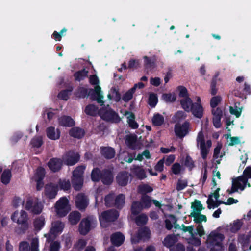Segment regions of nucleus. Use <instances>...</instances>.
<instances>
[{
	"label": "nucleus",
	"instance_id": "13",
	"mask_svg": "<svg viewBox=\"0 0 251 251\" xmlns=\"http://www.w3.org/2000/svg\"><path fill=\"white\" fill-rule=\"evenodd\" d=\"M91 221L89 218H83L79 224L78 231L82 235H87L91 230Z\"/></svg>",
	"mask_w": 251,
	"mask_h": 251
},
{
	"label": "nucleus",
	"instance_id": "54",
	"mask_svg": "<svg viewBox=\"0 0 251 251\" xmlns=\"http://www.w3.org/2000/svg\"><path fill=\"white\" fill-rule=\"evenodd\" d=\"M30 143L32 147L39 148L43 145V141L42 137L38 136L33 138L31 140Z\"/></svg>",
	"mask_w": 251,
	"mask_h": 251
},
{
	"label": "nucleus",
	"instance_id": "59",
	"mask_svg": "<svg viewBox=\"0 0 251 251\" xmlns=\"http://www.w3.org/2000/svg\"><path fill=\"white\" fill-rule=\"evenodd\" d=\"M188 186V182L186 180H181L179 179L178 180L176 189L178 191H181L184 189Z\"/></svg>",
	"mask_w": 251,
	"mask_h": 251
},
{
	"label": "nucleus",
	"instance_id": "38",
	"mask_svg": "<svg viewBox=\"0 0 251 251\" xmlns=\"http://www.w3.org/2000/svg\"><path fill=\"white\" fill-rule=\"evenodd\" d=\"M190 216L194 217V221L197 224H201V222L207 221L206 216L204 215L201 214V212H192Z\"/></svg>",
	"mask_w": 251,
	"mask_h": 251
},
{
	"label": "nucleus",
	"instance_id": "49",
	"mask_svg": "<svg viewBox=\"0 0 251 251\" xmlns=\"http://www.w3.org/2000/svg\"><path fill=\"white\" fill-rule=\"evenodd\" d=\"M151 197L147 195H145L142 196L140 202L142 203L143 207L149 208L151 206Z\"/></svg>",
	"mask_w": 251,
	"mask_h": 251
},
{
	"label": "nucleus",
	"instance_id": "5",
	"mask_svg": "<svg viewBox=\"0 0 251 251\" xmlns=\"http://www.w3.org/2000/svg\"><path fill=\"white\" fill-rule=\"evenodd\" d=\"M55 211L57 215L60 217H65L69 213V201L66 197L61 198L55 203Z\"/></svg>",
	"mask_w": 251,
	"mask_h": 251
},
{
	"label": "nucleus",
	"instance_id": "19",
	"mask_svg": "<svg viewBox=\"0 0 251 251\" xmlns=\"http://www.w3.org/2000/svg\"><path fill=\"white\" fill-rule=\"evenodd\" d=\"M57 188L52 184L46 185L45 188V194L50 199H54L57 194Z\"/></svg>",
	"mask_w": 251,
	"mask_h": 251
},
{
	"label": "nucleus",
	"instance_id": "12",
	"mask_svg": "<svg viewBox=\"0 0 251 251\" xmlns=\"http://www.w3.org/2000/svg\"><path fill=\"white\" fill-rule=\"evenodd\" d=\"M63 163L62 158L53 157L49 160L48 166L51 172L56 173L62 169Z\"/></svg>",
	"mask_w": 251,
	"mask_h": 251
},
{
	"label": "nucleus",
	"instance_id": "32",
	"mask_svg": "<svg viewBox=\"0 0 251 251\" xmlns=\"http://www.w3.org/2000/svg\"><path fill=\"white\" fill-rule=\"evenodd\" d=\"M180 103L182 108L187 112H190L191 107L194 103L190 97H187L183 99H181L180 101Z\"/></svg>",
	"mask_w": 251,
	"mask_h": 251
},
{
	"label": "nucleus",
	"instance_id": "33",
	"mask_svg": "<svg viewBox=\"0 0 251 251\" xmlns=\"http://www.w3.org/2000/svg\"><path fill=\"white\" fill-rule=\"evenodd\" d=\"M206 203L207 204V208L209 209H211L212 208L218 207L220 204H224L225 202L218 200L215 201L212 198V195H209Z\"/></svg>",
	"mask_w": 251,
	"mask_h": 251
},
{
	"label": "nucleus",
	"instance_id": "63",
	"mask_svg": "<svg viewBox=\"0 0 251 251\" xmlns=\"http://www.w3.org/2000/svg\"><path fill=\"white\" fill-rule=\"evenodd\" d=\"M39 240L37 238L32 239L31 242V251H39Z\"/></svg>",
	"mask_w": 251,
	"mask_h": 251
},
{
	"label": "nucleus",
	"instance_id": "47",
	"mask_svg": "<svg viewBox=\"0 0 251 251\" xmlns=\"http://www.w3.org/2000/svg\"><path fill=\"white\" fill-rule=\"evenodd\" d=\"M45 169L42 167H39L36 169L35 175V179H39V181H43L45 176Z\"/></svg>",
	"mask_w": 251,
	"mask_h": 251
},
{
	"label": "nucleus",
	"instance_id": "6",
	"mask_svg": "<svg viewBox=\"0 0 251 251\" xmlns=\"http://www.w3.org/2000/svg\"><path fill=\"white\" fill-rule=\"evenodd\" d=\"M119 217V213L116 210H108L102 212L99 217L101 226L105 223L112 222L116 221Z\"/></svg>",
	"mask_w": 251,
	"mask_h": 251
},
{
	"label": "nucleus",
	"instance_id": "20",
	"mask_svg": "<svg viewBox=\"0 0 251 251\" xmlns=\"http://www.w3.org/2000/svg\"><path fill=\"white\" fill-rule=\"evenodd\" d=\"M247 183V179L245 177L241 176L235 178L232 181V184L235 188L241 190H244Z\"/></svg>",
	"mask_w": 251,
	"mask_h": 251
},
{
	"label": "nucleus",
	"instance_id": "18",
	"mask_svg": "<svg viewBox=\"0 0 251 251\" xmlns=\"http://www.w3.org/2000/svg\"><path fill=\"white\" fill-rule=\"evenodd\" d=\"M58 124L63 127H73L75 125V122L71 117L64 115L58 118Z\"/></svg>",
	"mask_w": 251,
	"mask_h": 251
},
{
	"label": "nucleus",
	"instance_id": "29",
	"mask_svg": "<svg viewBox=\"0 0 251 251\" xmlns=\"http://www.w3.org/2000/svg\"><path fill=\"white\" fill-rule=\"evenodd\" d=\"M125 202V196L123 194H120L114 198V207L121 209L124 206Z\"/></svg>",
	"mask_w": 251,
	"mask_h": 251
},
{
	"label": "nucleus",
	"instance_id": "11",
	"mask_svg": "<svg viewBox=\"0 0 251 251\" xmlns=\"http://www.w3.org/2000/svg\"><path fill=\"white\" fill-rule=\"evenodd\" d=\"M211 113L213 115V124L216 128L221 126V120L223 117V112L221 107L212 108Z\"/></svg>",
	"mask_w": 251,
	"mask_h": 251
},
{
	"label": "nucleus",
	"instance_id": "9",
	"mask_svg": "<svg viewBox=\"0 0 251 251\" xmlns=\"http://www.w3.org/2000/svg\"><path fill=\"white\" fill-rule=\"evenodd\" d=\"M89 96L92 100H96L101 106L104 105V101L102 100L103 96L101 94V87L97 85L94 89H90Z\"/></svg>",
	"mask_w": 251,
	"mask_h": 251
},
{
	"label": "nucleus",
	"instance_id": "4",
	"mask_svg": "<svg viewBox=\"0 0 251 251\" xmlns=\"http://www.w3.org/2000/svg\"><path fill=\"white\" fill-rule=\"evenodd\" d=\"M25 209L34 215H38L42 212L43 205L38 199L29 198L26 201Z\"/></svg>",
	"mask_w": 251,
	"mask_h": 251
},
{
	"label": "nucleus",
	"instance_id": "31",
	"mask_svg": "<svg viewBox=\"0 0 251 251\" xmlns=\"http://www.w3.org/2000/svg\"><path fill=\"white\" fill-rule=\"evenodd\" d=\"M102 170L98 167L94 168L91 174V178L92 181L98 182L101 178Z\"/></svg>",
	"mask_w": 251,
	"mask_h": 251
},
{
	"label": "nucleus",
	"instance_id": "35",
	"mask_svg": "<svg viewBox=\"0 0 251 251\" xmlns=\"http://www.w3.org/2000/svg\"><path fill=\"white\" fill-rule=\"evenodd\" d=\"M83 184V177H73L72 178V184L74 189L79 191L82 188Z\"/></svg>",
	"mask_w": 251,
	"mask_h": 251
},
{
	"label": "nucleus",
	"instance_id": "7",
	"mask_svg": "<svg viewBox=\"0 0 251 251\" xmlns=\"http://www.w3.org/2000/svg\"><path fill=\"white\" fill-rule=\"evenodd\" d=\"M80 157V156L78 152L70 151L62 156V160L66 165L73 166L79 161Z\"/></svg>",
	"mask_w": 251,
	"mask_h": 251
},
{
	"label": "nucleus",
	"instance_id": "39",
	"mask_svg": "<svg viewBox=\"0 0 251 251\" xmlns=\"http://www.w3.org/2000/svg\"><path fill=\"white\" fill-rule=\"evenodd\" d=\"M137 234L141 240L148 239L150 237L151 231L149 228L144 227L139 229Z\"/></svg>",
	"mask_w": 251,
	"mask_h": 251
},
{
	"label": "nucleus",
	"instance_id": "30",
	"mask_svg": "<svg viewBox=\"0 0 251 251\" xmlns=\"http://www.w3.org/2000/svg\"><path fill=\"white\" fill-rule=\"evenodd\" d=\"M132 172L140 180H143L147 177L145 170L139 166H135L132 169Z\"/></svg>",
	"mask_w": 251,
	"mask_h": 251
},
{
	"label": "nucleus",
	"instance_id": "14",
	"mask_svg": "<svg viewBox=\"0 0 251 251\" xmlns=\"http://www.w3.org/2000/svg\"><path fill=\"white\" fill-rule=\"evenodd\" d=\"M114 179L113 171L109 169H103L102 170L101 178L100 181L104 185H111Z\"/></svg>",
	"mask_w": 251,
	"mask_h": 251
},
{
	"label": "nucleus",
	"instance_id": "34",
	"mask_svg": "<svg viewBox=\"0 0 251 251\" xmlns=\"http://www.w3.org/2000/svg\"><path fill=\"white\" fill-rule=\"evenodd\" d=\"M129 114V115L127 117V122L130 127L132 129H136L138 128L139 125L135 121V116L133 112H127L126 114Z\"/></svg>",
	"mask_w": 251,
	"mask_h": 251
},
{
	"label": "nucleus",
	"instance_id": "36",
	"mask_svg": "<svg viewBox=\"0 0 251 251\" xmlns=\"http://www.w3.org/2000/svg\"><path fill=\"white\" fill-rule=\"evenodd\" d=\"M143 208V205L142 203L138 201H134L131 207V214L133 215H137L142 211Z\"/></svg>",
	"mask_w": 251,
	"mask_h": 251
},
{
	"label": "nucleus",
	"instance_id": "61",
	"mask_svg": "<svg viewBox=\"0 0 251 251\" xmlns=\"http://www.w3.org/2000/svg\"><path fill=\"white\" fill-rule=\"evenodd\" d=\"M217 79L214 78L212 79L210 83V94L215 96L217 93L218 89L216 88Z\"/></svg>",
	"mask_w": 251,
	"mask_h": 251
},
{
	"label": "nucleus",
	"instance_id": "2",
	"mask_svg": "<svg viewBox=\"0 0 251 251\" xmlns=\"http://www.w3.org/2000/svg\"><path fill=\"white\" fill-rule=\"evenodd\" d=\"M224 238L223 234L211 232L207 238V242L210 248L209 251H222L224 248L222 242Z\"/></svg>",
	"mask_w": 251,
	"mask_h": 251
},
{
	"label": "nucleus",
	"instance_id": "26",
	"mask_svg": "<svg viewBox=\"0 0 251 251\" xmlns=\"http://www.w3.org/2000/svg\"><path fill=\"white\" fill-rule=\"evenodd\" d=\"M45 224V218L43 216H41L36 218L33 222V226L34 230L36 232L40 231L44 227Z\"/></svg>",
	"mask_w": 251,
	"mask_h": 251
},
{
	"label": "nucleus",
	"instance_id": "21",
	"mask_svg": "<svg viewBox=\"0 0 251 251\" xmlns=\"http://www.w3.org/2000/svg\"><path fill=\"white\" fill-rule=\"evenodd\" d=\"M60 131L58 129H57L56 132H55V127L53 126H50L46 129L47 136L50 140H56L58 139L60 137Z\"/></svg>",
	"mask_w": 251,
	"mask_h": 251
},
{
	"label": "nucleus",
	"instance_id": "3",
	"mask_svg": "<svg viewBox=\"0 0 251 251\" xmlns=\"http://www.w3.org/2000/svg\"><path fill=\"white\" fill-rule=\"evenodd\" d=\"M100 114L101 118L107 122L118 123L121 120L118 114L113 110L109 105L102 106L100 110Z\"/></svg>",
	"mask_w": 251,
	"mask_h": 251
},
{
	"label": "nucleus",
	"instance_id": "50",
	"mask_svg": "<svg viewBox=\"0 0 251 251\" xmlns=\"http://www.w3.org/2000/svg\"><path fill=\"white\" fill-rule=\"evenodd\" d=\"M87 245V242L83 239H79L75 244L74 245L73 248L78 251H82Z\"/></svg>",
	"mask_w": 251,
	"mask_h": 251
},
{
	"label": "nucleus",
	"instance_id": "60",
	"mask_svg": "<svg viewBox=\"0 0 251 251\" xmlns=\"http://www.w3.org/2000/svg\"><path fill=\"white\" fill-rule=\"evenodd\" d=\"M162 98L166 102H172L176 100V96L171 93L163 94Z\"/></svg>",
	"mask_w": 251,
	"mask_h": 251
},
{
	"label": "nucleus",
	"instance_id": "51",
	"mask_svg": "<svg viewBox=\"0 0 251 251\" xmlns=\"http://www.w3.org/2000/svg\"><path fill=\"white\" fill-rule=\"evenodd\" d=\"M105 204L106 207H114V195L113 194H109L105 197Z\"/></svg>",
	"mask_w": 251,
	"mask_h": 251
},
{
	"label": "nucleus",
	"instance_id": "42",
	"mask_svg": "<svg viewBox=\"0 0 251 251\" xmlns=\"http://www.w3.org/2000/svg\"><path fill=\"white\" fill-rule=\"evenodd\" d=\"M88 89L83 87H79L75 92V96L79 98H85L89 96Z\"/></svg>",
	"mask_w": 251,
	"mask_h": 251
},
{
	"label": "nucleus",
	"instance_id": "41",
	"mask_svg": "<svg viewBox=\"0 0 251 251\" xmlns=\"http://www.w3.org/2000/svg\"><path fill=\"white\" fill-rule=\"evenodd\" d=\"M164 122V117L159 113L154 114L152 118V122L154 126H160L162 125Z\"/></svg>",
	"mask_w": 251,
	"mask_h": 251
},
{
	"label": "nucleus",
	"instance_id": "64",
	"mask_svg": "<svg viewBox=\"0 0 251 251\" xmlns=\"http://www.w3.org/2000/svg\"><path fill=\"white\" fill-rule=\"evenodd\" d=\"M29 245L27 241H22L19 244V251H29Z\"/></svg>",
	"mask_w": 251,
	"mask_h": 251
},
{
	"label": "nucleus",
	"instance_id": "17",
	"mask_svg": "<svg viewBox=\"0 0 251 251\" xmlns=\"http://www.w3.org/2000/svg\"><path fill=\"white\" fill-rule=\"evenodd\" d=\"M110 240L113 245L119 247L124 243L125 236L121 232H117L111 235Z\"/></svg>",
	"mask_w": 251,
	"mask_h": 251
},
{
	"label": "nucleus",
	"instance_id": "46",
	"mask_svg": "<svg viewBox=\"0 0 251 251\" xmlns=\"http://www.w3.org/2000/svg\"><path fill=\"white\" fill-rule=\"evenodd\" d=\"M148 220L147 216L144 214H142L136 218L135 223L138 226H143L147 224Z\"/></svg>",
	"mask_w": 251,
	"mask_h": 251
},
{
	"label": "nucleus",
	"instance_id": "55",
	"mask_svg": "<svg viewBox=\"0 0 251 251\" xmlns=\"http://www.w3.org/2000/svg\"><path fill=\"white\" fill-rule=\"evenodd\" d=\"M64 227V225L63 223L60 221H57L54 223V225L51 230L53 232L58 233L62 231Z\"/></svg>",
	"mask_w": 251,
	"mask_h": 251
},
{
	"label": "nucleus",
	"instance_id": "24",
	"mask_svg": "<svg viewBox=\"0 0 251 251\" xmlns=\"http://www.w3.org/2000/svg\"><path fill=\"white\" fill-rule=\"evenodd\" d=\"M251 236L250 235L241 234L238 237V241L241 243L243 251H248V247L250 243Z\"/></svg>",
	"mask_w": 251,
	"mask_h": 251
},
{
	"label": "nucleus",
	"instance_id": "28",
	"mask_svg": "<svg viewBox=\"0 0 251 251\" xmlns=\"http://www.w3.org/2000/svg\"><path fill=\"white\" fill-rule=\"evenodd\" d=\"M88 71L83 68L80 70L75 72L73 76L75 79L77 81L83 80L85 78L88 77Z\"/></svg>",
	"mask_w": 251,
	"mask_h": 251
},
{
	"label": "nucleus",
	"instance_id": "58",
	"mask_svg": "<svg viewBox=\"0 0 251 251\" xmlns=\"http://www.w3.org/2000/svg\"><path fill=\"white\" fill-rule=\"evenodd\" d=\"M145 66L146 68L152 69L154 67V61L151 58L146 56L144 57Z\"/></svg>",
	"mask_w": 251,
	"mask_h": 251
},
{
	"label": "nucleus",
	"instance_id": "44",
	"mask_svg": "<svg viewBox=\"0 0 251 251\" xmlns=\"http://www.w3.org/2000/svg\"><path fill=\"white\" fill-rule=\"evenodd\" d=\"M98 107L94 104H88L85 107V113L90 116H95L97 113Z\"/></svg>",
	"mask_w": 251,
	"mask_h": 251
},
{
	"label": "nucleus",
	"instance_id": "40",
	"mask_svg": "<svg viewBox=\"0 0 251 251\" xmlns=\"http://www.w3.org/2000/svg\"><path fill=\"white\" fill-rule=\"evenodd\" d=\"M11 173L10 170H4L1 176V180L4 184H7L10 181Z\"/></svg>",
	"mask_w": 251,
	"mask_h": 251
},
{
	"label": "nucleus",
	"instance_id": "25",
	"mask_svg": "<svg viewBox=\"0 0 251 251\" xmlns=\"http://www.w3.org/2000/svg\"><path fill=\"white\" fill-rule=\"evenodd\" d=\"M125 142L129 148L135 150L137 148L136 146L137 136L135 135H129L127 136Z\"/></svg>",
	"mask_w": 251,
	"mask_h": 251
},
{
	"label": "nucleus",
	"instance_id": "16",
	"mask_svg": "<svg viewBox=\"0 0 251 251\" xmlns=\"http://www.w3.org/2000/svg\"><path fill=\"white\" fill-rule=\"evenodd\" d=\"M129 177V174L127 171H121L119 172L116 176V182L120 186H126L128 183Z\"/></svg>",
	"mask_w": 251,
	"mask_h": 251
},
{
	"label": "nucleus",
	"instance_id": "62",
	"mask_svg": "<svg viewBox=\"0 0 251 251\" xmlns=\"http://www.w3.org/2000/svg\"><path fill=\"white\" fill-rule=\"evenodd\" d=\"M197 144L198 146L199 145L201 146L205 144L204 134L201 130L198 133L197 137Z\"/></svg>",
	"mask_w": 251,
	"mask_h": 251
},
{
	"label": "nucleus",
	"instance_id": "27",
	"mask_svg": "<svg viewBox=\"0 0 251 251\" xmlns=\"http://www.w3.org/2000/svg\"><path fill=\"white\" fill-rule=\"evenodd\" d=\"M81 214L77 211L71 212L69 215V221L72 225H76L80 220Z\"/></svg>",
	"mask_w": 251,
	"mask_h": 251
},
{
	"label": "nucleus",
	"instance_id": "15",
	"mask_svg": "<svg viewBox=\"0 0 251 251\" xmlns=\"http://www.w3.org/2000/svg\"><path fill=\"white\" fill-rule=\"evenodd\" d=\"M100 151L101 155L107 160L114 158L116 154L115 149L109 146H101L100 147Z\"/></svg>",
	"mask_w": 251,
	"mask_h": 251
},
{
	"label": "nucleus",
	"instance_id": "45",
	"mask_svg": "<svg viewBox=\"0 0 251 251\" xmlns=\"http://www.w3.org/2000/svg\"><path fill=\"white\" fill-rule=\"evenodd\" d=\"M191 208L193 209L192 212H201L204 208L199 200H195L194 202L192 203Z\"/></svg>",
	"mask_w": 251,
	"mask_h": 251
},
{
	"label": "nucleus",
	"instance_id": "53",
	"mask_svg": "<svg viewBox=\"0 0 251 251\" xmlns=\"http://www.w3.org/2000/svg\"><path fill=\"white\" fill-rule=\"evenodd\" d=\"M222 100V97L219 96H216L212 97L210 101V105L212 108H217V106Z\"/></svg>",
	"mask_w": 251,
	"mask_h": 251
},
{
	"label": "nucleus",
	"instance_id": "48",
	"mask_svg": "<svg viewBox=\"0 0 251 251\" xmlns=\"http://www.w3.org/2000/svg\"><path fill=\"white\" fill-rule=\"evenodd\" d=\"M85 169V167L83 166H77L73 172V177H83V174L84 171Z\"/></svg>",
	"mask_w": 251,
	"mask_h": 251
},
{
	"label": "nucleus",
	"instance_id": "37",
	"mask_svg": "<svg viewBox=\"0 0 251 251\" xmlns=\"http://www.w3.org/2000/svg\"><path fill=\"white\" fill-rule=\"evenodd\" d=\"M177 241V237L175 235H168L164 238V245L167 247H173Z\"/></svg>",
	"mask_w": 251,
	"mask_h": 251
},
{
	"label": "nucleus",
	"instance_id": "22",
	"mask_svg": "<svg viewBox=\"0 0 251 251\" xmlns=\"http://www.w3.org/2000/svg\"><path fill=\"white\" fill-rule=\"evenodd\" d=\"M69 135L74 138L82 139L85 134V130L79 127H73L69 132Z\"/></svg>",
	"mask_w": 251,
	"mask_h": 251
},
{
	"label": "nucleus",
	"instance_id": "56",
	"mask_svg": "<svg viewBox=\"0 0 251 251\" xmlns=\"http://www.w3.org/2000/svg\"><path fill=\"white\" fill-rule=\"evenodd\" d=\"M179 91V97L183 99L189 97L188 92L186 88L183 86H179L177 88Z\"/></svg>",
	"mask_w": 251,
	"mask_h": 251
},
{
	"label": "nucleus",
	"instance_id": "8",
	"mask_svg": "<svg viewBox=\"0 0 251 251\" xmlns=\"http://www.w3.org/2000/svg\"><path fill=\"white\" fill-rule=\"evenodd\" d=\"M189 122L186 121L182 125L179 123H176L174 127L176 135L180 138L185 137L189 132Z\"/></svg>",
	"mask_w": 251,
	"mask_h": 251
},
{
	"label": "nucleus",
	"instance_id": "43",
	"mask_svg": "<svg viewBox=\"0 0 251 251\" xmlns=\"http://www.w3.org/2000/svg\"><path fill=\"white\" fill-rule=\"evenodd\" d=\"M153 191V188L148 184L140 185L138 187V193L142 195H147V193H151Z\"/></svg>",
	"mask_w": 251,
	"mask_h": 251
},
{
	"label": "nucleus",
	"instance_id": "1",
	"mask_svg": "<svg viewBox=\"0 0 251 251\" xmlns=\"http://www.w3.org/2000/svg\"><path fill=\"white\" fill-rule=\"evenodd\" d=\"M11 219L13 222L18 224V226L15 229L18 234H25L29 229V218L25 211L22 210L20 212L18 210L14 211L11 215Z\"/></svg>",
	"mask_w": 251,
	"mask_h": 251
},
{
	"label": "nucleus",
	"instance_id": "52",
	"mask_svg": "<svg viewBox=\"0 0 251 251\" xmlns=\"http://www.w3.org/2000/svg\"><path fill=\"white\" fill-rule=\"evenodd\" d=\"M73 91V87H71L69 89L63 90L61 91L58 95V97L61 100H67L69 98L68 95Z\"/></svg>",
	"mask_w": 251,
	"mask_h": 251
},
{
	"label": "nucleus",
	"instance_id": "57",
	"mask_svg": "<svg viewBox=\"0 0 251 251\" xmlns=\"http://www.w3.org/2000/svg\"><path fill=\"white\" fill-rule=\"evenodd\" d=\"M158 102V98L157 95L154 93H151L149 98V104L152 107H154Z\"/></svg>",
	"mask_w": 251,
	"mask_h": 251
},
{
	"label": "nucleus",
	"instance_id": "10",
	"mask_svg": "<svg viewBox=\"0 0 251 251\" xmlns=\"http://www.w3.org/2000/svg\"><path fill=\"white\" fill-rule=\"evenodd\" d=\"M75 206L79 210L84 211L89 204V201L86 196L83 193L78 194L75 199Z\"/></svg>",
	"mask_w": 251,
	"mask_h": 251
},
{
	"label": "nucleus",
	"instance_id": "23",
	"mask_svg": "<svg viewBox=\"0 0 251 251\" xmlns=\"http://www.w3.org/2000/svg\"><path fill=\"white\" fill-rule=\"evenodd\" d=\"M193 115L198 118H201L203 116V109L201 104L194 103L191 107L190 111Z\"/></svg>",
	"mask_w": 251,
	"mask_h": 251
}]
</instances>
